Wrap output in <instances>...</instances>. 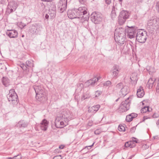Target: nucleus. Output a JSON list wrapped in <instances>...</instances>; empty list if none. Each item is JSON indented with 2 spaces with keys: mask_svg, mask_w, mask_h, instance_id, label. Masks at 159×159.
<instances>
[{
  "mask_svg": "<svg viewBox=\"0 0 159 159\" xmlns=\"http://www.w3.org/2000/svg\"><path fill=\"white\" fill-rule=\"evenodd\" d=\"M34 89L36 94V98L38 101L43 102L47 100L46 93L40 86H35Z\"/></svg>",
  "mask_w": 159,
  "mask_h": 159,
  "instance_id": "nucleus-3",
  "label": "nucleus"
},
{
  "mask_svg": "<svg viewBox=\"0 0 159 159\" xmlns=\"http://www.w3.org/2000/svg\"><path fill=\"white\" fill-rule=\"evenodd\" d=\"M77 11V9L69 10L67 12L68 17L71 19L79 18V16Z\"/></svg>",
  "mask_w": 159,
  "mask_h": 159,
  "instance_id": "nucleus-11",
  "label": "nucleus"
},
{
  "mask_svg": "<svg viewBox=\"0 0 159 159\" xmlns=\"http://www.w3.org/2000/svg\"><path fill=\"white\" fill-rule=\"evenodd\" d=\"M126 32L125 30L123 29H117L115 30L114 33V38L115 40L116 38L117 37H126Z\"/></svg>",
  "mask_w": 159,
  "mask_h": 159,
  "instance_id": "nucleus-12",
  "label": "nucleus"
},
{
  "mask_svg": "<svg viewBox=\"0 0 159 159\" xmlns=\"http://www.w3.org/2000/svg\"><path fill=\"white\" fill-rule=\"evenodd\" d=\"M118 129L120 131L124 132L125 130V128L124 126L119 125L118 127Z\"/></svg>",
  "mask_w": 159,
  "mask_h": 159,
  "instance_id": "nucleus-36",
  "label": "nucleus"
},
{
  "mask_svg": "<svg viewBox=\"0 0 159 159\" xmlns=\"http://www.w3.org/2000/svg\"><path fill=\"white\" fill-rule=\"evenodd\" d=\"M136 145L135 143H134L133 142L131 141L126 142L125 144V148L130 147V148H133Z\"/></svg>",
  "mask_w": 159,
  "mask_h": 159,
  "instance_id": "nucleus-28",
  "label": "nucleus"
},
{
  "mask_svg": "<svg viewBox=\"0 0 159 159\" xmlns=\"http://www.w3.org/2000/svg\"><path fill=\"white\" fill-rule=\"evenodd\" d=\"M80 2L83 4H84L86 2V0H79Z\"/></svg>",
  "mask_w": 159,
  "mask_h": 159,
  "instance_id": "nucleus-46",
  "label": "nucleus"
},
{
  "mask_svg": "<svg viewBox=\"0 0 159 159\" xmlns=\"http://www.w3.org/2000/svg\"><path fill=\"white\" fill-rule=\"evenodd\" d=\"M58 10L61 13L63 12L66 8V6L59 4Z\"/></svg>",
  "mask_w": 159,
  "mask_h": 159,
  "instance_id": "nucleus-31",
  "label": "nucleus"
},
{
  "mask_svg": "<svg viewBox=\"0 0 159 159\" xmlns=\"http://www.w3.org/2000/svg\"><path fill=\"white\" fill-rule=\"evenodd\" d=\"M130 79L133 82L132 83L136 84L138 80L137 73H133L130 76Z\"/></svg>",
  "mask_w": 159,
  "mask_h": 159,
  "instance_id": "nucleus-25",
  "label": "nucleus"
},
{
  "mask_svg": "<svg viewBox=\"0 0 159 159\" xmlns=\"http://www.w3.org/2000/svg\"><path fill=\"white\" fill-rule=\"evenodd\" d=\"M131 101L129 98L121 103L118 108V111L120 112H123L129 110L130 108Z\"/></svg>",
  "mask_w": 159,
  "mask_h": 159,
  "instance_id": "nucleus-6",
  "label": "nucleus"
},
{
  "mask_svg": "<svg viewBox=\"0 0 159 159\" xmlns=\"http://www.w3.org/2000/svg\"><path fill=\"white\" fill-rule=\"evenodd\" d=\"M71 118V113L69 110L66 109L62 111L55 119V123L56 126L57 128H63Z\"/></svg>",
  "mask_w": 159,
  "mask_h": 159,
  "instance_id": "nucleus-1",
  "label": "nucleus"
},
{
  "mask_svg": "<svg viewBox=\"0 0 159 159\" xmlns=\"http://www.w3.org/2000/svg\"><path fill=\"white\" fill-rule=\"evenodd\" d=\"M159 117V114L157 113H154L151 115L144 116L143 118V121L144 122L146 120L151 118H157Z\"/></svg>",
  "mask_w": 159,
  "mask_h": 159,
  "instance_id": "nucleus-21",
  "label": "nucleus"
},
{
  "mask_svg": "<svg viewBox=\"0 0 159 159\" xmlns=\"http://www.w3.org/2000/svg\"><path fill=\"white\" fill-rule=\"evenodd\" d=\"M5 2V0H1L0 3L1 4H3Z\"/></svg>",
  "mask_w": 159,
  "mask_h": 159,
  "instance_id": "nucleus-58",
  "label": "nucleus"
},
{
  "mask_svg": "<svg viewBox=\"0 0 159 159\" xmlns=\"http://www.w3.org/2000/svg\"><path fill=\"white\" fill-rule=\"evenodd\" d=\"M131 142H133L134 143L135 142V143H138L137 141L136 140H133V141H131Z\"/></svg>",
  "mask_w": 159,
  "mask_h": 159,
  "instance_id": "nucleus-59",
  "label": "nucleus"
},
{
  "mask_svg": "<svg viewBox=\"0 0 159 159\" xmlns=\"http://www.w3.org/2000/svg\"><path fill=\"white\" fill-rule=\"evenodd\" d=\"M100 78V77H95L92 79L89 80L85 82V85L88 86L90 85L93 86L97 82Z\"/></svg>",
  "mask_w": 159,
  "mask_h": 159,
  "instance_id": "nucleus-18",
  "label": "nucleus"
},
{
  "mask_svg": "<svg viewBox=\"0 0 159 159\" xmlns=\"http://www.w3.org/2000/svg\"><path fill=\"white\" fill-rule=\"evenodd\" d=\"M119 0V1H120V2H121H121H122V0Z\"/></svg>",
  "mask_w": 159,
  "mask_h": 159,
  "instance_id": "nucleus-62",
  "label": "nucleus"
},
{
  "mask_svg": "<svg viewBox=\"0 0 159 159\" xmlns=\"http://www.w3.org/2000/svg\"><path fill=\"white\" fill-rule=\"evenodd\" d=\"M131 116V117H133V119L135 118L138 115L137 114L132 113L130 114Z\"/></svg>",
  "mask_w": 159,
  "mask_h": 159,
  "instance_id": "nucleus-40",
  "label": "nucleus"
},
{
  "mask_svg": "<svg viewBox=\"0 0 159 159\" xmlns=\"http://www.w3.org/2000/svg\"><path fill=\"white\" fill-rule=\"evenodd\" d=\"M102 15L98 12H94L91 15V18L92 21L95 24H98L99 22L102 20Z\"/></svg>",
  "mask_w": 159,
  "mask_h": 159,
  "instance_id": "nucleus-8",
  "label": "nucleus"
},
{
  "mask_svg": "<svg viewBox=\"0 0 159 159\" xmlns=\"http://www.w3.org/2000/svg\"><path fill=\"white\" fill-rule=\"evenodd\" d=\"M48 122L45 119H44L40 123V128L42 130L46 131L48 127Z\"/></svg>",
  "mask_w": 159,
  "mask_h": 159,
  "instance_id": "nucleus-19",
  "label": "nucleus"
},
{
  "mask_svg": "<svg viewBox=\"0 0 159 159\" xmlns=\"http://www.w3.org/2000/svg\"><path fill=\"white\" fill-rule=\"evenodd\" d=\"M17 7V3L14 1H11L8 2L7 8H12L14 9V11H15Z\"/></svg>",
  "mask_w": 159,
  "mask_h": 159,
  "instance_id": "nucleus-24",
  "label": "nucleus"
},
{
  "mask_svg": "<svg viewBox=\"0 0 159 159\" xmlns=\"http://www.w3.org/2000/svg\"><path fill=\"white\" fill-rule=\"evenodd\" d=\"M20 156L19 155H18L16 156H15L11 158V157H9L7 158V159H16V157L17 156Z\"/></svg>",
  "mask_w": 159,
  "mask_h": 159,
  "instance_id": "nucleus-48",
  "label": "nucleus"
},
{
  "mask_svg": "<svg viewBox=\"0 0 159 159\" xmlns=\"http://www.w3.org/2000/svg\"><path fill=\"white\" fill-rule=\"evenodd\" d=\"M128 88L126 86H123L120 90V93H121L120 94L121 96L124 97L128 93Z\"/></svg>",
  "mask_w": 159,
  "mask_h": 159,
  "instance_id": "nucleus-22",
  "label": "nucleus"
},
{
  "mask_svg": "<svg viewBox=\"0 0 159 159\" xmlns=\"http://www.w3.org/2000/svg\"><path fill=\"white\" fill-rule=\"evenodd\" d=\"M131 115L130 114L126 116V120L127 122L131 121L133 120V117H131Z\"/></svg>",
  "mask_w": 159,
  "mask_h": 159,
  "instance_id": "nucleus-34",
  "label": "nucleus"
},
{
  "mask_svg": "<svg viewBox=\"0 0 159 159\" xmlns=\"http://www.w3.org/2000/svg\"><path fill=\"white\" fill-rule=\"evenodd\" d=\"M126 35L127 37L130 39H132L135 36L136 30L135 29L134 26L131 27H128L127 30H126Z\"/></svg>",
  "mask_w": 159,
  "mask_h": 159,
  "instance_id": "nucleus-9",
  "label": "nucleus"
},
{
  "mask_svg": "<svg viewBox=\"0 0 159 159\" xmlns=\"http://www.w3.org/2000/svg\"><path fill=\"white\" fill-rule=\"evenodd\" d=\"M7 98L9 102L11 101L14 107L18 104V96L13 89L10 90L9 93L8 95Z\"/></svg>",
  "mask_w": 159,
  "mask_h": 159,
  "instance_id": "nucleus-5",
  "label": "nucleus"
},
{
  "mask_svg": "<svg viewBox=\"0 0 159 159\" xmlns=\"http://www.w3.org/2000/svg\"><path fill=\"white\" fill-rule=\"evenodd\" d=\"M42 1H45V2H51L53 0H41Z\"/></svg>",
  "mask_w": 159,
  "mask_h": 159,
  "instance_id": "nucleus-57",
  "label": "nucleus"
},
{
  "mask_svg": "<svg viewBox=\"0 0 159 159\" xmlns=\"http://www.w3.org/2000/svg\"><path fill=\"white\" fill-rule=\"evenodd\" d=\"M88 125L89 126H92L93 125V122L92 121H89L88 123Z\"/></svg>",
  "mask_w": 159,
  "mask_h": 159,
  "instance_id": "nucleus-49",
  "label": "nucleus"
},
{
  "mask_svg": "<svg viewBox=\"0 0 159 159\" xmlns=\"http://www.w3.org/2000/svg\"><path fill=\"white\" fill-rule=\"evenodd\" d=\"M98 130H96L94 132L95 134L96 135H98L100 133L98 132Z\"/></svg>",
  "mask_w": 159,
  "mask_h": 159,
  "instance_id": "nucleus-52",
  "label": "nucleus"
},
{
  "mask_svg": "<svg viewBox=\"0 0 159 159\" xmlns=\"http://www.w3.org/2000/svg\"><path fill=\"white\" fill-rule=\"evenodd\" d=\"M18 159H21V157L20 156V158Z\"/></svg>",
  "mask_w": 159,
  "mask_h": 159,
  "instance_id": "nucleus-63",
  "label": "nucleus"
},
{
  "mask_svg": "<svg viewBox=\"0 0 159 159\" xmlns=\"http://www.w3.org/2000/svg\"><path fill=\"white\" fill-rule=\"evenodd\" d=\"M78 14L79 16V18H84L83 16H85L87 13V9L86 7H81L77 9Z\"/></svg>",
  "mask_w": 159,
  "mask_h": 159,
  "instance_id": "nucleus-14",
  "label": "nucleus"
},
{
  "mask_svg": "<svg viewBox=\"0 0 159 159\" xmlns=\"http://www.w3.org/2000/svg\"><path fill=\"white\" fill-rule=\"evenodd\" d=\"M116 15V14L114 12V11H112V12H111V16H112V17L113 16L114 17H115Z\"/></svg>",
  "mask_w": 159,
  "mask_h": 159,
  "instance_id": "nucleus-50",
  "label": "nucleus"
},
{
  "mask_svg": "<svg viewBox=\"0 0 159 159\" xmlns=\"http://www.w3.org/2000/svg\"><path fill=\"white\" fill-rule=\"evenodd\" d=\"M159 23L157 21L156 19H154L148 21V23L147 29L149 30L151 29H154L155 27L158 26Z\"/></svg>",
  "mask_w": 159,
  "mask_h": 159,
  "instance_id": "nucleus-10",
  "label": "nucleus"
},
{
  "mask_svg": "<svg viewBox=\"0 0 159 159\" xmlns=\"http://www.w3.org/2000/svg\"><path fill=\"white\" fill-rule=\"evenodd\" d=\"M155 80H156L154 78H150L149 79L147 83V85H148L149 89L152 88V87Z\"/></svg>",
  "mask_w": 159,
  "mask_h": 159,
  "instance_id": "nucleus-29",
  "label": "nucleus"
},
{
  "mask_svg": "<svg viewBox=\"0 0 159 159\" xmlns=\"http://www.w3.org/2000/svg\"><path fill=\"white\" fill-rule=\"evenodd\" d=\"M22 24H23V25H22L23 27H25V26H26L23 23H22Z\"/></svg>",
  "mask_w": 159,
  "mask_h": 159,
  "instance_id": "nucleus-61",
  "label": "nucleus"
},
{
  "mask_svg": "<svg viewBox=\"0 0 159 159\" xmlns=\"http://www.w3.org/2000/svg\"><path fill=\"white\" fill-rule=\"evenodd\" d=\"M49 15H48L47 14H46L45 16V17L46 19H48L49 18Z\"/></svg>",
  "mask_w": 159,
  "mask_h": 159,
  "instance_id": "nucleus-56",
  "label": "nucleus"
},
{
  "mask_svg": "<svg viewBox=\"0 0 159 159\" xmlns=\"http://www.w3.org/2000/svg\"><path fill=\"white\" fill-rule=\"evenodd\" d=\"M119 99H120V98H117V99L116 100V102H117V101L119 100Z\"/></svg>",
  "mask_w": 159,
  "mask_h": 159,
  "instance_id": "nucleus-60",
  "label": "nucleus"
},
{
  "mask_svg": "<svg viewBox=\"0 0 159 159\" xmlns=\"http://www.w3.org/2000/svg\"><path fill=\"white\" fill-rule=\"evenodd\" d=\"M7 9L8 10H10V11H8V12L9 13H11L15 11L14 9H13L11 7L9 8H7Z\"/></svg>",
  "mask_w": 159,
  "mask_h": 159,
  "instance_id": "nucleus-42",
  "label": "nucleus"
},
{
  "mask_svg": "<svg viewBox=\"0 0 159 159\" xmlns=\"http://www.w3.org/2000/svg\"><path fill=\"white\" fill-rule=\"evenodd\" d=\"M157 9L159 13V2H158L157 3Z\"/></svg>",
  "mask_w": 159,
  "mask_h": 159,
  "instance_id": "nucleus-47",
  "label": "nucleus"
},
{
  "mask_svg": "<svg viewBox=\"0 0 159 159\" xmlns=\"http://www.w3.org/2000/svg\"><path fill=\"white\" fill-rule=\"evenodd\" d=\"M153 138L154 139H156L157 140H158L159 139L158 137V136H154L153 137Z\"/></svg>",
  "mask_w": 159,
  "mask_h": 159,
  "instance_id": "nucleus-55",
  "label": "nucleus"
},
{
  "mask_svg": "<svg viewBox=\"0 0 159 159\" xmlns=\"http://www.w3.org/2000/svg\"><path fill=\"white\" fill-rule=\"evenodd\" d=\"M136 128L135 127H132L130 130V132L131 133H133L134 132Z\"/></svg>",
  "mask_w": 159,
  "mask_h": 159,
  "instance_id": "nucleus-44",
  "label": "nucleus"
},
{
  "mask_svg": "<svg viewBox=\"0 0 159 159\" xmlns=\"http://www.w3.org/2000/svg\"><path fill=\"white\" fill-rule=\"evenodd\" d=\"M64 146L63 145H61L59 146V148L61 149H62L64 148Z\"/></svg>",
  "mask_w": 159,
  "mask_h": 159,
  "instance_id": "nucleus-54",
  "label": "nucleus"
},
{
  "mask_svg": "<svg viewBox=\"0 0 159 159\" xmlns=\"http://www.w3.org/2000/svg\"><path fill=\"white\" fill-rule=\"evenodd\" d=\"M124 85L123 84L121 83H120L117 84L116 86V89L118 90L120 89H121V88L123 87Z\"/></svg>",
  "mask_w": 159,
  "mask_h": 159,
  "instance_id": "nucleus-33",
  "label": "nucleus"
},
{
  "mask_svg": "<svg viewBox=\"0 0 159 159\" xmlns=\"http://www.w3.org/2000/svg\"><path fill=\"white\" fill-rule=\"evenodd\" d=\"M49 11L50 12V13H49L50 16L52 17L53 18L55 17L56 16V7H53L51 10L50 11Z\"/></svg>",
  "mask_w": 159,
  "mask_h": 159,
  "instance_id": "nucleus-30",
  "label": "nucleus"
},
{
  "mask_svg": "<svg viewBox=\"0 0 159 159\" xmlns=\"http://www.w3.org/2000/svg\"><path fill=\"white\" fill-rule=\"evenodd\" d=\"M121 70L120 66L117 65H115L113 67L111 71L114 78H116L118 77V75Z\"/></svg>",
  "mask_w": 159,
  "mask_h": 159,
  "instance_id": "nucleus-15",
  "label": "nucleus"
},
{
  "mask_svg": "<svg viewBox=\"0 0 159 159\" xmlns=\"http://www.w3.org/2000/svg\"><path fill=\"white\" fill-rule=\"evenodd\" d=\"M100 106L99 105H97L92 107L89 108L88 111L89 112L95 113L99 110Z\"/></svg>",
  "mask_w": 159,
  "mask_h": 159,
  "instance_id": "nucleus-23",
  "label": "nucleus"
},
{
  "mask_svg": "<svg viewBox=\"0 0 159 159\" xmlns=\"http://www.w3.org/2000/svg\"><path fill=\"white\" fill-rule=\"evenodd\" d=\"M102 92L100 91H97L95 92V97H98L101 94H102Z\"/></svg>",
  "mask_w": 159,
  "mask_h": 159,
  "instance_id": "nucleus-38",
  "label": "nucleus"
},
{
  "mask_svg": "<svg viewBox=\"0 0 159 159\" xmlns=\"http://www.w3.org/2000/svg\"><path fill=\"white\" fill-rule=\"evenodd\" d=\"M20 67L23 70H29L30 68H31L34 66L33 63L31 61H27L26 64L21 63L20 65Z\"/></svg>",
  "mask_w": 159,
  "mask_h": 159,
  "instance_id": "nucleus-13",
  "label": "nucleus"
},
{
  "mask_svg": "<svg viewBox=\"0 0 159 159\" xmlns=\"http://www.w3.org/2000/svg\"><path fill=\"white\" fill-rule=\"evenodd\" d=\"M136 39L140 43H144L147 38V32L144 29H139L137 30Z\"/></svg>",
  "mask_w": 159,
  "mask_h": 159,
  "instance_id": "nucleus-4",
  "label": "nucleus"
},
{
  "mask_svg": "<svg viewBox=\"0 0 159 159\" xmlns=\"http://www.w3.org/2000/svg\"><path fill=\"white\" fill-rule=\"evenodd\" d=\"M106 3L107 5H109L111 3V0H105Z\"/></svg>",
  "mask_w": 159,
  "mask_h": 159,
  "instance_id": "nucleus-43",
  "label": "nucleus"
},
{
  "mask_svg": "<svg viewBox=\"0 0 159 159\" xmlns=\"http://www.w3.org/2000/svg\"><path fill=\"white\" fill-rule=\"evenodd\" d=\"M2 81L3 84L6 87L10 85L9 80L7 77H3L2 79Z\"/></svg>",
  "mask_w": 159,
  "mask_h": 159,
  "instance_id": "nucleus-26",
  "label": "nucleus"
},
{
  "mask_svg": "<svg viewBox=\"0 0 159 159\" xmlns=\"http://www.w3.org/2000/svg\"><path fill=\"white\" fill-rule=\"evenodd\" d=\"M59 4L67 6V0H60Z\"/></svg>",
  "mask_w": 159,
  "mask_h": 159,
  "instance_id": "nucleus-37",
  "label": "nucleus"
},
{
  "mask_svg": "<svg viewBox=\"0 0 159 159\" xmlns=\"http://www.w3.org/2000/svg\"><path fill=\"white\" fill-rule=\"evenodd\" d=\"M22 37H24V35H22Z\"/></svg>",
  "mask_w": 159,
  "mask_h": 159,
  "instance_id": "nucleus-64",
  "label": "nucleus"
},
{
  "mask_svg": "<svg viewBox=\"0 0 159 159\" xmlns=\"http://www.w3.org/2000/svg\"><path fill=\"white\" fill-rule=\"evenodd\" d=\"M28 125V123L24 120H20L18 123L17 126L19 127L25 128Z\"/></svg>",
  "mask_w": 159,
  "mask_h": 159,
  "instance_id": "nucleus-27",
  "label": "nucleus"
},
{
  "mask_svg": "<svg viewBox=\"0 0 159 159\" xmlns=\"http://www.w3.org/2000/svg\"><path fill=\"white\" fill-rule=\"evenodd\" d=\"M156 125L157 127L159 128V119L157 120V122H156Z\"/></svg>",
  "mask_w": 159,
  "mask_h": 159,
  "instance_id": "nucleus-53",
  "label": "nucleus"
},
{
  "mask_svg": "<svg viewBox=\"0 0 159 159\" xmlns=\"http://www.w3.org/2000/svg\"><path fill=\"white\" fill-rule=\"evenodd\" d=\"M90 97V96L89 95L88 93H85L82 96L81 100H85V99L89 98Z\"/></svg>",
  "mask_w": 159,
  "mask_h": 159,
  "instance_id": "nucleus-35",
  "label": "nucleus"
},
{
  "mask_svg": "<svg viewBox=\"0 0 159 159\" xmlns=\"http://www.w3.org/2000/svg\"><path fill=\"white\" fill-rule=\"evenodd\" d=\"M53 159H62V158L61 156L59 155L54 157Z\"/></svg>",
  "mask_w": 159,
  "mask_h": 159,
  "instance_id": "nucleus-41",
  "label": "nucleus"
},
{
  "mask_svg": "<svg viewBox=\"0 0 159 159\" xmlns=\"http://www.w3.org/2000/svg\"><path fill=\"white\" fill-rule=\"evenodd\" d=\"M141 113H146L147 112H149L150 111L149 106L144 107L141 110Z\"/></svg>",
  "mask_w": 159,
  "mask_h": 159,
  "instance_id": "nucleus-32",
  "label": "nucleus"
},
{
  "mask_svg": "<svg viewBox=\"0 0 159 159\" xmlns=\"http://www.w3.org/2000/svg\"><path fill=\"white\" fill-rule=\"evenodd\" d=\"M111 83L110 81H107L104 83V85L105 86H108L111 85Z\"/></svg>",
  "mask_w": 159,
  "mask_h": 159,
  "instance_id": "nucleus-39",
  "label": "nucleus"
},
{
  "mask_svg": "<svg viewBox=\"0 0 159 159\" xmlns=\"http://www.w3.org/2000/svg\"><path fill=\"white\" fill-rule=\"evenodd\" d=\"M157 90L158 92H159V79L158 80V82L157 87Z\"/></svg>",
  "mask_w": 159,
  "mask_h": 159,
  "instance_id": "nucleus-45",
  "label": "nucleus"
},
{
  "mask_svg": "<svg viewBox=\"0 0 159 159\" xmlns=\"http://www.w3.org/2000/svg\"><path fill=\"white\" fill-rule=\"evenodd\" d=\"M94 143H95V142H94V143H93V144H92V145H90V146H86V147L85 148H87L90 147V148H89V149H90L92 147H93V146L94 144Z\"/></svg>",
  "mask_w": 159,
  "mask_h": 159,
  "instance_id": "nucleus-51",
  "label": "nucleus"
},
{
  "mask_svg": "<svg viewBox=\"0 0 159 159\" xmlns=\"http://www.w3.org/2000/svg\"><path fill=\"white\" fill-rule=\"evenodd\" d=\"M125 40V37L116 38L115 40L117 42L118 45L116 46V50L118 52H120L121 53H124L128 51V49H126L127 46H125L126 43Z\"/></svg>",
  "mask_w": 159,
  "mask_h": 159,
  "instance_id": "nucleus-2",
  "label": "nucleus"
},
{
  "mask_svg": "<svg viewBox=\"0 0 159 159\" xmlns=\"http://www.w3.org/2000/svg\"><path fill=\"white\" fill-rule=\"evenodd\" d=\"M40 25L39 23H34L32 25L30 31L32 34H37V30L40 29Z\"/></svg>",
  "mask_w": 159,
  "mask_h": 159,
  "instance_id": "nucleus-16",
  "label": "nucleus"
},
{
  "mask_svg": "<svg viewBox=\"0 0 159 159\" xmlns=\"http://www.w3.org/2000/svg\"><path fill=\"white\" fill-rule=\"evenodd\" d=\"M129 13L126 11L123 10L121 11L119 17V23L120 25L124 24L126 19L129 17Z\"/></svg>",
  "mask_w": 159,
  "mask_h": 159,
  "instance_id": "nucleus-7",
  "label": "nucleus"
},
{
  "mask_svg": "<svg viewBox=\"0 0 159 159\" xmlns=\"http://www.w3.org/2000/svg\"><path fill=\"white\" fill-rule=\"evenodd\" d=\"M145 94L143 88L140 86L138 88L137 92V95L138 97L141 98L143 97Z\"/></svg>",
  "mask_w": 159,
  "mask_h": 159,
  "instance_id": "nucleus-20",
  "label": "nucleus"
},
{
  "mask_svg": "<svg viewBox=\"0 0 159 159\" xmlns=\"http://www.w3.org/2000/svg\"><path fill=\"white\" fill-rule=\"evenodd\" d=\"M6 34L10 38H16L18 36V33L16 30H8Z\"/></svg>",
  "mask_w": 159,
  "mask_h": 159,
  "instance_id": "nucleus-17",
  "label": "nucleus"
}]
</instances>
